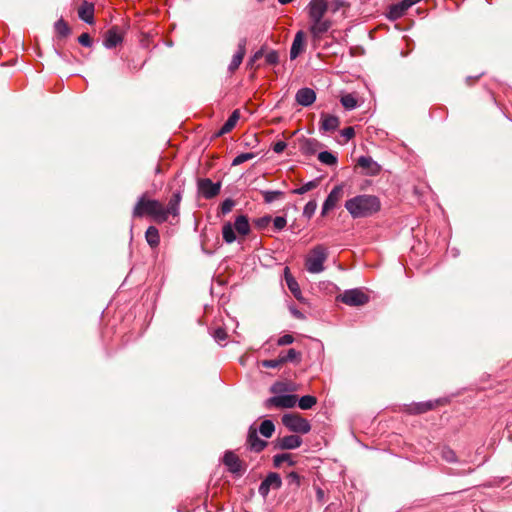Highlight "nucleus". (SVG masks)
Masks as SVG:
<instances>
[{
    "label": "nucleus",
    "mask_w": 512,
    "mask_h": 512,
    "mask_svg": "<svg viewBox=\"0 0 512 512\" xmlns=\"http://www.w3.org/2000/svg\"><path fill=\"white\" fill-rule=\"evenodd\" d=\"M345 208L352 218H365L377 213L381 208V202L375 195L361 194L348 199Z\"/></svg>",
    "instance_id": "1"
},
{
    "label": "nucleus",
    "mask_w": 512,
    "mask_h": 512,
    "mask_svg": "<svg viewBox=\"0 0 512 512\" xmlns=\"http://www.w3.org/2000/svg\"><path fill=\"white\" fill-rule=\"evenodd\" d=\"M163 204L155 199H147L145 195L139 197L135 204L132 216L134 218H141L145 215L152 218L157 223H164Z\"/></svg>",
    "instance_id": "2"
},
{
    "label": "nucleus",
    "mask_w": 512,
    "mask_h": 512,
    "mask_svg": "<svg viewBox=\"0 0 512 512\" xmlns=\"http://www.w3.org/2000/svg\"><path fill=\"white\" fill-rule=\"evenodd\" d=\"M328 248L323 244L314 246L305 257V268L311 274H319L325 270L324 263L328 259Z\"/></svg>",
    "instance_id": "3"
},
{
    "label": "nucleus",
    "mask_w": 512,
    "mask_h": 512,
    "mask_svg": "<svg viewBox=\"0 0 512 512\" xmlns=\"http://www.w3.org/2000/svg\"><path fill=\"white\" fill-rule=\"evenodd\" d=\"M282 423L287 429L295 433L307 434L311 430L309 421L298 414H284Z\"/></svg>",
    "instance_id": "4"
},
{
    "label": "nucleus",
    "mask_w": 512,
    "mask_h": 512,
    "mask_svg": "<svg viewBox=\"0 0 512 512\" xmlns=\"http://www.w3.org/2000/svg\"><path fill=\"white\" fill-rule=\"evenodd\" d=\"M337 300L349 306H362L368 303L369 296L361 289H348L337 297Z\"/></svg>",
    "instance_id": "5"
},
{
    "label": "nucleus",
    "mask_w": 512,
    "mask_h": 512,
    "mask_svg": "<svg viewBox=\"0 0 512 512\" xmlns=\"http://www.w3.org/2000/svg\"><path fill=\"white\" fill-rule=\"evenodd\" d=\"M297 403V396L293 394L275 395L265 400L264 407L271 408H293Z\"/></svg>",
    "instance_id": "6"
},
{
    "label": "nucleus",
    "mask_w": 512,
    "mask_h": 512,
    "mask_svg": "<svg viewBox=\"0 0 512 512\" xmlns=\"http://www.w3.org/2000/svg\"><path fill=\"white\" fill-rule=\"evenodd\" d=\"M332 24V21L328 18L309 20V32L311 33L313 40H321L323 35L332 27Z\"/></svg>",
    "instance_id": "7"
},
{
    "label": "nucleus",
    "mask_w": 512,
    "mask_h": 512,
    "mask_svg": "<svg viewBox=\"0 0 512 512\" xmlns=\"http://www.w3.org/2000/svg\"><path fill=\"white\" fill-rule=\"evenodd\" d=\"M282 485L281 477L278 473L270 472L261 482L258 492L262 497H266L271 489H279Z\"/></svg>",
    "instance_id": "8"
},
{
    "label": "nucleus",
    "mask_w": 512,
    "mask_h": 512,
    "mask_svg": "<svg viewBox=\"0 0 512 512\" xmlns=\"http://www.w3.org/2000/svg\"><path fill=\"white\" fill-rule=\"evenodd\" d=\"M123 41V32L119 26H112L104 34L103 45L107 49H112Z\"/></svg>",
    "instance_id": "9"
},
{
    "label": "nucleus",
    "mask_w": 512,
    "mask_h": 512,
    "mask_svg": "<svg viewBox=\"0 0 512 512\" xmlns=\"http://www.w3.org/2000/svg\"><path fill=\"white\" fill-rule=\"evenodd\" d=\"M198 188L204 198L211 199L219 194L221 184L219 182L214 183L211 179L205 178L199 180Z\"/></svg>",
    "instance_id": "10"
},
{
    "label": "nucleus",
    "mask_w": 512,
    "mask_h": 512,
    "mask_svg": "<svg viewBox=\"0 0 512 512\" xmlns=\"http://www.w3.org/2000/svg\"><path fill=\"white\" fill-rule=\"evenodd\" d=\"M309 20L324 18L328 11L327 0H311L307 6Z\"/></svg>",
    "instance_id": "11"
},
{
    "label": "nucleus",
    "mask_w": 512,
    "mask_h": 512,
    "mask_svg": "<svg viewBox=\"0 0 512 512\" xmlns=\"http://www.w3.org/2000/svg\"><path fill=\"white\" fill-rule=\"evenodd\" d=\"M181 200H182V193H181V191H176L171 196V198H170V200L168 202L167 207L163 206V211H164L163 213H164L165 222L168 221V218H169L170 215H172L173 217H178L179 216Z\"/></svg>",
    "instance_id": "12"
},
{
    "label": "nucleus",
    "mask_w": 512,
    "mask_h": 512,
    "mask_svg": "<svg viewBox=\"0 0 512 512\" xmlns=\"http://www.w3.org/2000/svg\"><path fill=\"white\" fill-rule=\"evenodd\" d=\"M246 44H247L246 38H242L239 40L238 49H237L236 53L233 55L232 60L228 66L229 73H231V74L234 73L241 65V63L244 59V56L246 54Z\"/></svg>",
    "instance_id": "13"
},
{
    "label": "nucleus",
    "mask_w": 512,
    "mask_h": 512,
    "mask_svg": "<svg viewBox=\"0 0 512 512\" xmlns=\"http://www.w3.org/2000/svg\"><path fill=\"white\" fill-rule=\"evenodd\" d=\"M342 196V186L337 185L335 186L331 192L328 194L327 198L325 199L321 214L324 216L326 215L330 210H332L338 203Z\"/></svg>",
    "instance_id": "14"
},
{
    "label": "nucleus",
    "mask_w": 512,
    "mask_h": 512,
    "mask_svg": "<svg viewBox=\"0 0 512 512\" xmlns=\"http://www.w3.org/2000/svg\"><path fill=\"white\" fill-rule=\"evenodd\" d=\"M296 102L304 107L312 105L316 100V93L311 88H301L295 95Z\"/></svg>",
    "instance_id": "15"
},
{
    "label": "nucleus",
    "mask_w": 512,
    "mask_h": 512,
    "mask_svg": "<svg viewBox=\"0 0 512 512\" xmlns=\"http://www.w3.org/2000/svg\"><path fill=\"white\" fill-rule=\"evenodd\" d=\"M305 48V34L303 31H298L294 37L290 48V58L292 60L296 59Z\"/></svg>",
    "instance_id": "16"
},
{
    "label": "nucleus",
    "mask_w": 512,
    "mask_h": 512,
    "mask_svg": "<svg viewBox=\"0 0 512 512\" xmlns=\"http://www.w3.org/2000/svg\"><path fill=\"white\" fill-rule=\"evenodd\" d=\"M247 443L251 450L255 452L262 451L267 443L264 440H261L257 435V430L253 426H250L247 436Z\"/></svg>",
    "instance_id": "17"
},
{
    "label": "nucleus",
    "mask_w": 512,
    "mask_h": 512,
    "mask_svg": "<svg viewBox=\"0 0 512 512\" xmlns=\"http://www.w3.org/2000/svg\"><path fill=\"white\" fill-rule=\"evenodd\" d=\"M223 462L230 472L234 474H240L242 472L241 461L234 452L227 451L224 455Z\"/></svg>",
    "instance_id": "18"
},
{
    "label": "nucleus",
    "mask_w": 512,
    "mask_h": 512,
    "mask_svg": "<svg viewBox=\"0 0 512 512\" xmlns=\"http://www.w3.org/2000/svg\"><path fill=\"white\" fill-rule=\"evenodd\" d=\"M321 147L322 144L313 138H305L300 142V151L305 156L314 155Z\"/></svg>",
    "instance_id": "19"
},
{
    "label": "nucleus",
    "mask_w": 512,
    "mask_h": 512,
    "mask_svg": "<svg viewBox=\"0 0 512 512\" xmlns=\"http://www.w3.org/2000/svg\"><path fill=\"white\" fill-rule=\"evenodd\" d=\"M302 444V439L297 435H288L278 439V447L282 450L296 449Z\"/></svg>",
    "instance_id": "20"
},
{
    "label": "nucleus",
    "mask_w": 512,
    "mask_h": 512,
    "mask_svg": "<svg viewBox=\"0 0 512 512\" xmlns=\"http://www.w3.org/2000/svg\"><path fill=\"white\" fill-rule=\"evenodd\" d=\"M78 16L85 23L92 24L94 22V4L85 1L78 8Z\"/></svg>",
    "instance_id": "21"
},
{
    "label": "nucleus",
    "mask_w": 512,
    "mask_h": 512,
    "mask_svg": "<svg viewBox=\"0 0 512 512\" xmlns=\"http://www.w3.org/2000/svg\"><path fill=\"white\" fill-rule=\"evenodd\" d=\"M340 121L337 116L322 114L320 129L324 132H333L339 127Z\"/></svg>",
    "instance_id": "22"
},
{
    "label": "nucleus",
    "mask_w": 512,
    "mask_h": 512,
    "mask_svg": "<svg viewBox=\"0 0 512 512\" xmlns=\"http://www.w3.org/2000/svg\"><path fill=\"white\" fill-rule=\"evenodd\" d=\"M357 164L371 175H375L380 171V166L369 156L359 157Z\"/></svg>",
    "instance_id": "23"
},
{
    "label": "nucleus",
    "mask_w": 512,
    "mask_h": 512,
    "mask_svg": "<svg viewBox=\"0 0 512 512\" xmlns=\"http://www.w3.org/2000/svg\"><path fill=\"white\" fill-rule=\"evenodd\" d=\"M233 227L236 232L241 236H246L250 233V224L247 216L240 215L235 219Z\"/></svg>",
    "instance_id": "24"
},
{
    "label": "nucleus",
    "mask_w": 512,
    "mask_h": 512,
    "mask_svg": "<svg viewBox=\"0 0 512 512\" xmlns=\"http://www.w3.org/2000/svg\"><path fill=\"white\" fill-rule=\"evenodd\" d=\"M240 118L239 110H234L219 131V135L229 133L237 124Z\"/></svg>",
    "instance_id": "25"
},
{
    "label": "nucleus",
    "mask_w": 512,
    "mask_h": 512,
    "mask_svg": "<svg viewBox=\"0 0 512 512\" xmlns=\"http://www.w3.org/2000/svg\"><path fill=\"white\" fill-rule=\"evenodd\" d=\"M145 239L151 248L158 247L160 243V234L155 226H149L145 232Z\"/></svg>",
    "instance_id": "26"
},
{
    "label": "nucleus",
    "mask_w": 512,
    "mask_h": 512,
    "mask_svg": "<svg viewBox=\"0 0 512 512\" xmlns=\"http://www.w3.org/2000/svg\"><path fill=\"white\" fill-rule=\"evenodd\" d=\"M235 228L230 222H227L222 227V237L227 244H231L236 240Z\"/></svg>",
    "instance_id": "27"
},
{
    "label": "nucleus",
    "mask_w": 512,
    "mask_h": 512,
    "mask_svg": "<svg viewBox=\"0 0 512 512\" xmlns=\"http://www.w3.org/2000/svg\"><path fill=\"white\" fill-rule=\"evenodd\" d=\"M54 29L57 35L60 37H67L71 32L69 25L63 18H60L55 22Z\"/></svg>",
    "instance_id": "28"
},
{
    "label": "nucleus",
    "mask_w": 512,
    "mask_h": 512,
    "mask_svg": "<svg viewBox=\"0 0 512 512\" xmlns=\"http://www.w3.org/2000/svg\"><path fill=\"white\" fill-rule=\"evenodd\" d=\"M288 271H289L288 268H286L285 269V279H286L287 286H288L289 290L291 291V293L296 298H298V295L301 293L299 285H298L297 281L291 275H289Z\"/></svg>",
    "instance_id": "29"
},
{
    "label": "nucleus",
    "mask_w": 512,
    "mask_h": 512,
    "mask_svg": "<svg viewBox=\"0 0 512 512\" xmlns=\"http://www.w3.org/2000/svg\"><path fill=\"white\" fill-rule=\"evenodd\" d=\"M318 160L328 166L337 164V157L329 151H322L318 154Z\"/></svg>",
    "instance_id": "30"
},
{
    "label": "nucleus",
    "mask_w": 512,
    "mask_h": 512,
    "mask_svg": "<svg viewBox=\"0 0 512 512\" xmlns=\"http://www.w3.org/2000/svg\"><path fill=\"white\" fill-rule=\"evenodd\" d=\"M275 431L274 423L271 420H264L259 427V432L262 436L270 438Z\"/></svg>",
    "instance_id": "31"
},
{
    "label": "nucleus",
    "mask_w": 512,
    "mask_h": 512,
    "mask_svg": "<svg viewBox=\"0 0 512 512\" xmlns=\"http://www.w3.org/2000/svg\"><path fill=\"white\" fill-rule=\"evenodd\" d=\"M316 403H317V399H316V397L311 396V395H305V396H302V397L298 400V406H299L302 410H308V409H311V408H312Z\"/></svg>",
    "instance_id": "32"
},
{
    "label": "nucleus",
    "mask_w": 512,
    "mask_h": 512,
    "mask_svg": "<svg viewBox=\"0 0 512 512\" xmlns=\"http://www.w3.org/2000/svg\"><path fill=\"white\" fill-rule=\"evenodd\" d=\"M406 10L403 6H401V3H397L392 5L389 8L388 16L392 20H396L401 18L405 14Z\"/></svg>",
    "instance_id": "33"
},
{
    "label": "nucleus",
    "mask_w": 512,
    "mask_h": 512,
    "mask_svg": "<svg viewBox=\"0 0 512 512\" xmlns=\"http://www.w3.org/2000/svg\"><path fill=\"white\" fill-rule=\"evenodd\" d=\"M433 407H434V403L431 401L420 402V403L415 404L410 409V412L415 413V414H421V413H425V412L433 409Z\"/></svg>",
    "instance_id": "34"
},
{
    "label": "nucleus",
    "mask_w": 512,
    "mask_h": 512,
    "mask_svg": "<svg viewBox=\"0 0 512 512\" xmlns=\"http://www.w3.org/2000/svg\"><path fill=\"white\" fill-rule=\"evenodd\" d=\"M440 455L448 463H456L457 462V456H456L455 451L452 450L448 446H443L440 449Z\"/></svg>",
    "instance_id": "35"
},
{
    "label": "nucleus",
    "mask_w": 512,
    "mask_h": 512,
    "mask_svg": "<svg viewBox=\"0 0 512 512\" xmlns=\"http://www.w3.org/2000/svg\"><path fill=\"white\" fill-rule=\"evenodd\" d=\"M341 104L347 110H353L357 107V99L353 94H345L341 97Z\"/></svg>",
    "instance_id": "36"
},
{
    "label": "nucleus",
    "mask_w": 512,
    "mask_h": 512,
    "mask_svg": "<svg viewBox=\"0 0 512 512\" xmlns=\"http://www.w3.org/2000/svg\"><path fill=\"white\" fill-rule=\"evenodd\" d=\"M287 462L290 466H293L295 462L292 460L291 455L288 453L277 454L273 457V463L275 467H280L282 463Z\"/></svg>",
    "instance_id": "37"
},
{
    "label": "nucleus",
    "mask_w": 512,
    "mask_h": 512,
    "mask_svg": "<svg viewBox=\"0 0 512 512\" xmlns=\"http://www.w3.org/2000/svg\"><path fill=\"white\" fill-rule=\"evenodd\" d=\"M317 186H318L317 180H312V181H309V182L303 184L299 188L293 189L292 193L298 194V195H303V194L315 189Z\"/></svg>",
    "instance_id": "38"
},
{
    "label": "nucleus",
    "mask_w": 512,
    "mask_h": 512,
    "mask_svg": "<svg viewBox=\"0 0 512 512\" xmlns=\"http://www.w3.org/2000/svg\"><path fill=\"white\" fill-rule=\"evenodd\" d=\"M301 354L297 352L295 349L291 348L287 351L285 355H280V359L282 364L286 362H294L300 360Z\"/></svg>",
    "instance_id": "39"
},
{
    "label": "nucleus",
    "mask_w": 512,
    "mask_h": 512,
    "mask_svg": "<svg viewBox=\"0 0 512 512\" xmlns=\"http://www.w3.org/2000/svg\"><path fill=\"white\" fill-rule=\"evenodd\" d=\"M256 157V154L253 153V152H247V153H241L239 155H237L233 161H232V166H238L244 162H247L249 160H252Z\"/></svg>",
    "instance_id": "40"
},
{
    "label": "nucleus",
    "mask_w": 512,
    "mask_h": 512,
    "mask_svg": "<svg viewBox=\"0 0 512 512\" xmlns=\"http://www.w3.org/2000/svg\"><path fill=\"white\" fill-rule=\"evenodd\" d=\"M265 203H272L283 195L281 191H262L261 192Z\"/></svg>",
    "instance_id": "41"
},
{
    "label": "nucleus",
    "mask_w": 512,
    "mask_h": 512,
    "mask_svg": "<svg viewBox=\"0 0 512 512\" xmlns=\"http://www.w3.org/2000/svg\"><path fill=\"white\" fill-rule=\"evenodd\" d=\"M264 56L268 65L275 66L279 63V53L276 50H270L266 54L264 53Z\"/></svg>",
    "instance_id": "42"
},
{
    "label": "nucleus",
    "mask_w": 512,
    "mask_h": 512,
    "mask_svg": "<svg viewBox=\"0 0 512 512\" xmlns=\"http://www.w3.org/2000/svg\"><path fill=\"white\" fill-rule=\"evenodd\" d=\"M317 209V202L315 200H310L303 209V215L307 218H311Z\"/></svg>",
    "instance_id": "43"
},
{
    "label": "nucleus",
    "mask_w": 512,
    "mask_h": 512,
    "mask_svg": "<svg viewBox=\"0 0 512 512\" xmlns=\"http://www.w3.org/2000/svg\"><path fill=\"white\" fill-rule=\"evenodd\" d=\"M288 390L289 388L287 387V384L284 382H275L270 388V391L273 394H279Z\"/></svg>",
    "instance_id": "44"
},
{
    "label": "nucleus",
    "mask_w": 512,
    "mask_h": 512,
    "mask_svg": "<svg viewBox=\"0 0 512 512\" xmlns=\"http://www.w3.org/2000/svg\"><path fill=\"white\" fill-rule=\"evenodd\" d=\"M287 480L290 485H294L295 487H299L301 483V479L298 473L290 472L287 475Z\"/></svg>",
    "instance_id": "45"
},
{
    "label": "nucleus",
    "mask_w": 512,
    "mask_h": 512,
    "mask_svg": "<svg viewBox=\"0 0 512 512\" xmlns=\"http://www.w3.org/2000/svg\"><path fill=\"white\" fill-rule=\"evenodd\" d=\"M235 205V202L232 199H226L221 204V212L222 214L229 213Z\"/></svg>",
    "instance_id": "46"
},
{
    "label": "nucleus",
    "mask_w": 512,
    "mask_h": 512,
    "mask_svg": "<svg viewBox=\"0 0 512 512\" xmlns=\"http://www.w3.org/2000/svg\"><path fill=\"white\" fill-rule=\"evenodd\" d=\"M78 42L85 47H91L92 46V39L88 33H82L78 37Z\"/></svg>",
    "instance_id": "47"
},
{
    "label": "nucleus",
    "mask_w": 512,
    "mask_h": 512,
    "mask_svg": "<svg viewBox=\"0 0 512 512\" xmlns=\"http://www.w3.org/2000/svg\"><path fill=\"white\" fill-rule=\"evenodd\" d=\"M287 224L286 218L282 216H277L273 220V225L276 230H282Z\"/></svg>",
    "instance_id": "48"
},
{
    "label": "nucleus",
    "mask_w": 512,
    "mask_h": 512,
    "mask_svg": "<svg viewBox=\"0 0 512 512\" xmlns=\"http://www.w3.org/2000/svg\"><path fill=\"white\" fill-rule=\"evenodd\" d=\"M294 342V337L290 334H285L277 340L279 346L289 345Z\"/></svg>",
    "instance_id": "49"
},
{
    "label": "nucleus",
    "mask_w": 512,
    "mask_h": 512,
    "mask_svg": "<svg viewBox=\"0 0 512 512\" xmlns=\"http://www.w3.org/2000/svg\"><path fill=\"white\" fill-rule=\"evenodd\" d=\"M213 337L217 342H221L227 338V333L223 328H217L213 333Z\"/></svg>",
    "instance_id": "50"
},
{
    "label": "nucleus",
    "mask_w": 512,
    "mask_h": 512,
    "mask_svg": "<svg viewBox=\"0 0 512 512\" xmlns=\"http://www.w3.org/2000/svg\"><path fill=\"white\" fill-rule=\"evenodd\" d=\"M281 359L280 357L278 359H271V360H264L262 361V366L266 368H277L279 365H281Z\"/></svg>",
    "instance_id": "51"
},
{
    "label": "nucleus",
    "mask_w": 512,
    "mask_h": 512,
    "mask_svg": "<svg viewBox=\"0 0 512 512\" xmlns=\"http://www.w3.org/2000/svg\"><path fill=\"white\" fill-rule=\"evenodd\" d=\"M264 56V47H261L258 51H256L253 56L250 58L248 62V66H253V64Z\"/></svg>",
    "instance_id": "52"
},
{
    "label": "nucleus",
    "mask_w": 512,
    "mask_h": 512,
    "mask_svg": "<svg viewBox=\"0 0 512 512\" xmlns=\"http://www.w3.org/2000/svg\"><path fill=\"white\" fill-rule=\"evenodd\" d=\"M355 135L353 127H346L341 131V136L345 138V141H349Z\"/></svg>",
    "instance_id": "53"
},
{
    "label": "nucleus",
    "mask_w": 512,
    "mask_h": 512,
    "mask_svg": "<svg viewBox=\"0 0 512 512\" xmlns=\"http://www.w3.org/2000/svg\"><path fill=\"white\" fill-rule=\"evenodd\" d=\"M287 147V143L284 141H277L273 145V151L277 154L282 153Z\"/></svg>",
    "instance_id": "54"
},
{
    "label": "nucleus",
    "mask_w": 512,
    "mask_h": 512,
    "mask_svg": "<svg viewBox=\"0 0 512 512\" xmlns=\"http://www.w3.org/2000/svg\"><path fill=\"white\" fill-rule=\"evenodd\" d=\"M420 1L421 0H401L399 3H401V6H403L404 9L407 11L410 7L419 3Z\"/></svg>",
    "instance_id": "55"
},
{
    "label": "nucleus",
    "mask_w": 512,
    "mask_h": 512,
    "mask_svg": "<svg viewBox=\"0 0 512 512\" xmlns=\"http://www.w3.org/2000/svg\"><path fill=\"white\" fill-rule=\"evenodd\" d=\"M271 218L268 217V216H265V217H262V218H259L257 221H256V225L259 227V228H263L265 227L269 222H270Z\"/></svg>",
    "instance_id": "56"
},
{
    "label": "nucleus",
    "mask_w": 512,
    "mask_h": 512,
    "mask_svg": "<svg viewBox=\"0 0 512 512\" xmlns=\"http://www.w3.org/2000/svg\"><path fill=\"white\" fill-rule=\"evenodd\" d=\"M332 4L334 5V11L338 10L342 5V0H333Z\"/></svg>",
    "instance_id": "57"
},
{
    "label": "nucleus",
    "mask_w": 512,
    "mask_h": 512,
    "mask_svg": "<svg viewBox=\"0 0 512 512\" xmlns=\"http://www.w3.org/2000/svg\"><path fill=\"white\" fill-rule=\"evenodd\" d=\"M55 52H56V54H57L61 59L65 60V61H68V57H67V55H66V54H64V53H62V52H60V51H58V50H55Z\"/></svg>",
    "instance_id": "58"
},
{
    "label": "nucleus",
    "mask_w": 512,
    "mask_h": 512,
    "mask_svg": "<svg viewBox=\"0 0 512 512\" xmlns=\"http://www.w3.org/2000/svg\"><path fill=\"white\" fill-rule=\"evenodd\" d=\"M323 495H324L323 491L321 489H318L317 490V497H318V499H322Z\"/></svg>",
    "instance_id": "59"
},
{
    "label": "nucleus",
    "mask_w": 512,
    "mask_h": 512,
    "mask_svg": "<svg viewBox=\"0 0 512 512\" xmlns=\"http://www.w3.org/2000/svg\"><path fill=\"white\" fill-rule=\"evenodd\" d=\"M292 0H278V2L282 5L290 3Z\"/></svg>",
    "instance_id": "60"
},
{
    "label": "nucleus",
    "mask_w": 512,
    "mask_h": 512,
    "mask_svg": "<svg viewBox=\"0 0 512 512\" xmlns=\"http://www.w3.org/2000/svg\"><path fill=\"white\" fill-rule=\"evenodd\" d=\"M160 172H161V168H160V166H157L156 173H160Z\"/></svg>",
    "instance_id": "61"
},
{
    "label": "nucleus",
    "mask_w": 512,
    "mask_h": 512,
    "mask_svg": "<svg viewBox=\"0 0 512 512\" xmlns=\"http://www.w3.org/2000/svg\"><path fill=\"white\" fill-rule=\"evenodd\" d=\"M330 509V506L326 507L325 512H328Z\"/></svg>",
    "instance_id": "62"
}]
</instances>
